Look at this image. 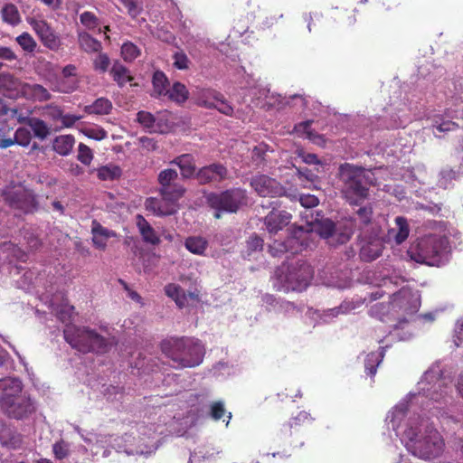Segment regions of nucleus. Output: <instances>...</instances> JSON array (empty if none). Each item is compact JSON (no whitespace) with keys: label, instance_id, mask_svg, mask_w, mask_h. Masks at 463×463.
I'll use <instances>...</instances> for the list:
<instances>
[{"label":"nucleus","instance_id":"f257e3e1","mask_svg":"<svg viewBox=\"0 0 463 463\" xmlns=\"http://www.w3.org/2000/svg\"><path fill=\"white\" fill-rule=\"evenodd\" d=\"M418 390L409 394L410 401H402L389 411L385 421L408 452L431 460L443 453L445 442L429 418H424L425 411L437 417L452 416L445 410L452 392L451 380L443 374L439 363H435L418 383Z\"/></svg>","mask_w":463,"mask_h":463},{"label":"nucleus","instance_id":"f03ea898","mask_svg":"<svg viewBox=\"0 0 463 463\" xmlns=\"http://www.w3.org/2000/svg\"><path fill=\"white\" fill-rule=\"evenodd\" d=\"M38 403L24 390L23 382L17 377L0 378V411L9 419L17 420L31 418Z\"/></svg>","mask_w":463,"mask_h":463},{"label":"nucleus","instance_id":"7ed1b4c3","mask_svg":"<svg viewBox=\"0 0 463 463\" xmlns=\"http://www.w3.org/2000/svg\"><path fill=\"white\" fill-rule=\"evenodd\" d=\"M338 181L343 198L350 204L360 206L370 196L373 175L362 166L350 163L338 167Z\"/></svg>","mask_w":463,"mask_h":463},{"label":"nucleus","instance_id":"20e7f679","mask_svg":"<svg viewBox=\"0 0 463 463\" xmlns=\"http://www.w3.org/2000/svg\"><path fill=\"white\" fill-rule=\"evenodd\" d=\"M161 350L177 369L200 365L205 354L203 343L197 338L188 336L165 339L161 343Z\"/></svg>","mask_w":463,"mask_h":463},{"label":"nucleus","instance_id":"39448f33","mask_svg":"<svg viewBox=\"0 0 463 463\" xmlns=\"http://www.w3.org/2000/svg\"><path fill=\"white\" fill-rule=\"evenodd\" d=\"M409 252L418 263L439 267L449 261L450 247L446 236L430 234L421 238Z\"/></svg>","mask_w":463,"mask_h":463},{"label":"nucleus","instance_id":"423d86ee","mask_svg":"<svg viewBox=\"0 0 463 463\" xmlns=\"http://www.w3.org/2000/svg\"><path fill=\"white\" fill-rule=\"evenodd\" d=\"M63 335L65 341L73 349L83 354L105 353L111 345L109 339L86 326L66 325Z\"/></svg>","mask_w":463,"mask_h":463},{"label":"nucleus","instance_id":"0eeeda50","mask_svg":"<svg viewBox=\"0 0 463 463\" xmlns=\"http://www.w3.org/2000/svg\"><path fill=\"white\" fill-rule=\"evenodd\" d=\"M313 228L303 226L294 227L286 241H275L269 245V251L273 257H279L282 253L290 252L296 254L303 250L310 248L314 241Z\"/></svg>","mask_w":463,"mask_h":463},{"label":"nucleus","instance_id":"6e6552de","mask_svg":"<svg viewBox=\"0 0 463 463\" xmlns=\"http://www.w3.org/2000/svg\"><path fill=\"white\" fill-rule=\"evenodd\" d=\"M286 290L302 291L309 285L314 271L309 264L305 261H298L288 266L286 271L283 269L276 271Z\"/></svg>","mask_w":463,"mask_h":463},{"label":"nucleus","instance_id":"1a4fd4ad","mask_svg":"<svg viewBox=\"0 0 463 463\" xmlns=\"http://www.w3.org/2000/svg\"><path fill=\"white\" fill-rule=\"evenodd\" d=\"M210 206L216 210L215 218L221 217V212L236 213L247 203L246 191L235 188L220 194H211L207 197Z\"/></svg>","mask_w":463,"mask_h":463},{"label":"nucleus","instance_id":"9d476101","mask_svg":"<svg viewBox=\"0 0 463 463\" xmlns=\"http://www.w3.org/2000/svg\"><path fill=\"white\" fill-rule=\"evenodd\" d=\"M2 195L11 208L24 213H33L38 207L34 194L21 184L5 187Z\"/></svg>","mask_w":463,"mask_h":463},{"label":"nucleus","instance_id":"9b49d317","mask_svg":"<svg viewBox=\"0 0 463 463\" xmlns=\"http://www.w3.org/2000/svg\"><path fill=\"white\" fill-rule=\"evenodd\" d=\"M391 305L392 311L411 316L420 307V296L418 291L402 286L399 291L392 293Z\"/></svg>","mask_w":463,"mask_h":463},{"label":"nucleus","instance_id":"f8f14e48","mask_svg":"<svg viewBox=\"0 0 463 463\" xmlns=\"http://www.w3.org/2000/svg\"><path fill=\"white\" fill-rule=\"evenodd\" d=\"M111 447L118 452H125L127 455H150L156 450L154 441L136 444V438L131 434H124L111 441Z\"/></svg>","mask_w":463,"mask_h":463},{"label":"nucleus","instance_id":"ddd939ff","mask_svg":"<svg viewBox=\"0 0 463 463\" xmlns=\"http://www.w3.org/2000/svg\"><path fill=\"white\" fill-rule=\"evenodd\" d=\"M383 248V241L375 231L361 233L359 255L364 261L370 262L379 258Z\"/></svg>","mask_w":463,"mask_h":463},{"label":"nucleus","instance_id":"4468645a","mask_svg":"<svg viewBox=\"0 0 463 463\" xmlns=\"http://www.w3.org/2000/svg\"><path fill=\"white\" fill-rule=\"evenodd\" d=\"M181 197L160 194V197H149L145 202L146 209L157 216L172 215L177 211V202Z\"/></svg>","mask_w":463,"mask_h":463},{"label":"nucleus","instance_id":"2eb2a0df","mask_svg":"<svg viewBox=\"0 0 463 463\" xmlns=\"http://www.w3.org/2000/svg\"><path fill=\"white\" fill-rule=\"evenodd\" d=\"M198 104L206 109H216L221 113L230 116L233 112L232 107L224 99L223 95L214 90H203L198 96Z\"/></svg>","mask_w":463,"mask_h":463},{"label":"nucleus","instance_id":"dca6fc26","mask_svg":"<svg viewBox=\"0 0 463 463\" xmlns=\"http://www.w3.org/2000/svg\"><path fill=\"white\" fill-rule=\"evenodd\" d=\"M159 194L182 197L185 192L184 186L176 182L178 173L176 170L167 168L162 170L158 175Z\"/></svg>","mask_w":463,"mask_h":463},{"label":"nucleus","instance_id":"f3484780","mask_svg":"<svg viewBox=\"0 0 463 463\" xmlns=\"http://www.w3.org/2000/svg\"><path fill=\"white\" fill-rule=\"evenodd\" d=\"M250 185L260 196H281L285 194L284 187L274 178L265 175L252 177Z\"/></svg>","mask_w":463,"mask_h":463},{"label":"nucleus","instance_id":"a211bd4d","mask_svg":"<svg viewBox=\"0 0 463 463\" xmlns=\"http://www.w3.org/2000/svg\"><path fill=\"white\" fill-rule=\"evenodd\" d=\"M29 24L45 47L50 50H57L60 47V37L47 22L33 18Z\"/></svg>","mask_w":463,"mask_h":463},{"label":"nucleus","instance_id":"6ab92c4d","mask_svg":"<svg viewBox=\"0 0 463 463\" xmlns=\"http://www.w3.org/2000/svg\"><path fill=\"white\" fill-rule=\"evenodd\" d=\"M276 205V202L270 203L272 211L269 212L264 219L266 229L270 234H276L279 231H281L290 222L292 217L291 214L286 211L275 210Z\"/></svg>","mask_w":463,"mask_h":463},{"label":"nucleus","instance_id":"aec40b11","mask_svg":"<svg viewBox=\"0 0 463 463\" xmlns=\"http://www.w3.org/2000/svg\"><path fill=\"white\" fill-rule=\"evenodd\" d=\"M227 176V168L222 164L215 163L200 168L195 175V178L202 184L219 183L225 180Z\"/></svg>","mask_w":463,"mask_h":463},{"label":"nucleus","instance_id":"412c9836","mask_svg":"<svg viewBox=\"0 0 463 463\" xmlns=\"http://www.w3.org/2000/svg\"><path fill=\"white\" fill-rule=\"evenodd\" d=\"M24 82L10 73H0V93L8 98L16 99L22 98Z\"/></svg>","mask_w":463,"mask_h":463},{"label":"nucleus","instance_id":"4be33fe9","mask_svg":"<svg viewBox=\"0 0 463 463\" xmlns=\"http://www.w3.org/2000/svg\"><path fill=\"white\" fill-rule=\"evenodd\" d=\"M50 91L41 84L24 82L22 98L31 101L44 102L52 99Z\"/></svg>","mask_w":463,"mask_h":463},{"label":"nucleus","instance_id":"5701e85b","mask_svg":"<svg viewBox=\"0 0 463 463\" xmlns=\"http://www.w3.org/2000/svg\"><path fill=\"white\" fill-rule=\"evenodd\" d=\"M354 232L353 225L351 222H338L336 223L334 232L329 236L327 243L330 246H337L346 243Z\"/></svg>","mask_w":463,"mask_h":463},{"label":"nucleus","instance_id":"b1692460","mask_svg":"<svg viewBox=\"0 0 463 463\" xmlns=\"http://www.w3.org/2000/svg\"><path fill=\"white\" fill-rule=\"evenodd\" d=\"M77 42L80 50L87 53L99 52L102 49L101 43L94 38L90 32L77 29Z\"/></svg>","mask_w":463,"mask_h":463},{"label":"nucleus","instance_id":"393cba45","mask_svg":"<svg viewBox=\"0 0 463 463\" xmlns=\"http://www.w3.org/2000/svg\"><path fill=\"white\" fill-rule=\"evenodd\" d=\"M91 232L93 235L92 242L99 250H105L108 240L116 235L114 232L103 227L96 221L92 222Z\"/></svg>","mask_w":463,"mask_h":463},{"label":"nucleus","instance_id":"a878e982","mask_svg":"<svg viewBox=\"0 0 463 463\" xmlns=\"http://www.w3.org/2000/svg\"><path fill=\"white\" fill-rule=\"evenodd\" d=\"M170 164H175L180 168L181 175L184 178L195 177V162L192 155H181L171 161Z\"/></svg>","mask_w":463,"mask_h":463},{"label":"nucleus","instance_id":"bb28decb","mask_svg":"<svg viewBox=\"0 0 463 463\" xmlns=\"http://www.w3.org/2000/svg\"><path fill=\"white\" fill-rule=\"evenodd\" d=\"M137 226L145 242L150 243L152 245L159 244L160 239L158 235L156 234L154 228L143 216H137Z\"/></svg>","mask_w":463,"mask_h":463},{"label":"nucleus","instance_id":"cd10ccee","mask_svg":"<svg viewBox=\"0 0 463 463\" xmlns=\"http://www.w3.org/2000/svg\"><path fill=\"white\" fill-rule=\"evenodd\" d=\"M395 224L397 229L392 228L389 230V239H394L396 244H402L409 236V225L407 219L402 216L395 218Z\"/></svg>","mask_w":463,"mask_h":463},{"label":"nucleus","instance_id":"c85d7f7f","mask_svg":"<svg viewBox=\"0 0 463 463\" xmlns=\"http://www.w3.org/2000/svg\"><path fill=\"white\" fill-rule=\"evenodd\" d=\"M79 18L83 27L81 30L101 33L100 19L94 13L84 11L80 14Z\"/></svg>","mask_w":463,"mask_h":463},{"label":"nucleus","instance_id":"c756f323","mask_svg":"<svg viewBox=\"0 0 463 463\" xmlns=\"http://www.w3.org/2000/svg\"><path fill=\"white\" fill-rule=\"evenodd\" d=\"M112 109V103L107 98H99L92 104L84 107L83 110L89 115H108Z\"/></svg>","mask_w":463,"mask_h":463},{"label":"nucleus","instance_id":"7c9ffc66","mask_svg":"<svg viewBox=\"0 0 463 463\" xmlns=\"http://www.w3.org/2000/svg\"><path fill=\"white\" fill-rule=\"evenodd\" d=\"M75 138L71 135H61L53 140V150L61 156H68L74 146Z\"/></svg>","mask_w":463,"mask_h":463},{"label":"nucleus","instance_id":"2f4dec72","mask_svg":"<svg viewBox=\"0 0 463 463\" xmlns=\"http://www.w3.org/2000/svg\"><path fill=\"white\" fill-rule=\"evenodd\" d=\"M110 74L119 87H123L126 83L133 80L129 70L119 61L113 63Z\"/></svg>","mask_w":463,"mask_h":463},{"label":"nucleus","instance_id":"473e14b6","mask_svg":"<svg viewBox=\"0 0 463 463\" xmlns=\"http://www.w3.org/2000/svg\"><path fill=\"white\" fill-rule=\"evenodd\" d=\"M26 125L30 127L33 136L41 141L46 139L51 133L50 128L41 118L31 117Z\"/></svg>","mask_w":463,"mask_h":463},{"label":"nucleus","instance_id":"72a5a7b5","mask_svg":"<svg viewBox=\"0 0 463 463\" xmlns=\"http://www.w3.org/2000/svg\"><path fill=\"white\" fill-rule=\"evenodd\" d=\"M385 347H382L379 352L370 353L364 361L365 372L370 376H374L377 367L384 357Z\"/></svg>","mask_w":463,"mask_h":463},{"label":"nucleus","instance_id":"f704fd0d","mask_svg":"<svg viewBox=\"0 0 463 463\" xmlns=\"http://www.w3.org/2000/svg\"><path fill=\"white\" fill-rule=\"evenodd\" d=\"M184 246L191 253L203 255L207 249L208 242L203 237L192 236L185 240Z\"/></svg>","mask_w":463,"mask_h":463},{"label":"nucleus","instance_id":"c9c22d12","mask_svg":"<svg viewBox=\"0 0 463 463\" xmlns=\"http://www.w3.org/2000/svg\"><path fill=\"white\" fill-rule=\"evenodd\" d=\"M1 15L3 21L12 26L21 22L19 11L14 4H5L1 10Z\"/></svg>","mask_w":463,"mask_h":463},{"label":"nucleus","instance_id":"e433bc0d","mask_svg":"<svg viewBox=\"0 0 463 463\" xmlns=\"http://www.w3.org/2000/svg\"><path fill=\"white\" fill-rule=\"evenodd\" d=\"M79 87L78 78H65L61 76L52 89L54 91L61 93H71Z\"/></svg>","mask_w":463,"mask_h":463},{"label":"nucleus","instance_id":"4c0bfd02","mask_svg":"<svg viewBox=\"0 0 463 463\" xmlns=\"http://www.w3.org/2000/svg\"><path fill=\"white\" fill-rule=\"evenodd\" d=\"M168 80L162 71H156L153 76L154 96H166L168 91Z\"/></svg>","mask_w":463,"mask_h":463},{"label":"nucleus","instance_id":"58836bf2","mask_svg":"<svg viewBox=\"0 0 463 463\" xmlns=\"http://www.w3.org/2000/svg\"><path fill=\"white\" fill-rule=\"evenodd\" d=\"M188 95L189 92L186 87L180 82H175L166 94L169 99L176 103L184 102L188 99Z\"/></svg>","mask_w":463,"mask_h":463},{"label":"nucleus","instance_id":"ea45409f","mask_svg":"<svg viewBox=\"0 0 463 463\" xmlns=\"http://www.w3.org/2000/svg\"><path fill=\"white\" fill-rule=\"evenodd\" d=\"M137 122L146 128L149 132L160 131L159 125L156 122V118L153 114L147 111H139L137 114Z\"/></svg>","mask_w":463,"mask_h":463},{"label":"nucleus","instance_id":"a19ab883","mask_svg":"<svg viewBox=\"0 0 463 463\" xmlns=\"http://www.w3.org/2000/svg\"><path fill=\"white\" fill-rule=\"evenodd\" d=\"M391 310H392L391 302L376 303L370 307L369 314L372 317L384 322L388 320Z\"/></svg>","mask_w":463,"mask_h":463},{"label":"nucleus","instance_id":"79ce46f5","mask_svg":"<svg viewBox=\"0 0 463 463\" xmlns=\"http://www.w3.org/2000/svg\"><path fill=\"white\" fill-rule=\"evenodd\" d=\"M121 169L115 165H108L97 170V175L100 180H115L121 175Z\"/></svg>","mask_w":463,"mask_h":463},{"label":"nucleus","instance_id":"37998d69","mask_svg":"<svg viewBox=\"0 0 463 463\" xmlns=\"http://www.w3.org/2000/svg\"><path fill=\"white\" fill-rule=\"evenodd\" d=\"M140 53V49L131 42H126L121 46V56L126 61H133Z\"/></svg>","mask_w":463,"mask_h":463},{"label":"nucleus","instance_id":"c03bdc74","mask_svg":"<svg viewBox=\"0 0 463 463\" xmlns=\"http://www.w3.org/2000/svg\"><path fill=\"white\" fill-rule=\"evenodd\" d=\"M13 128L6 121H0V147L6 148L14 145L11 137Z\"/></svg>","mask_w":463,"mask_h":463},{"label":"nucleus","instance_id":"a18cd8bd","mask_svg":"<svg viewBox=\"0 0 463 463\" xmlns=\"http://www.w3.org/2000/svg\"><path fill=\"white\" fill-rule=\"evenodd\" d=\"M458 126L453 121L444 120L442 118H436L432 124V132L436 137H439L438 132H449L458 129Z\"/></svg>","mask_w":463,"mask_h":463},{"label":"nucleus","instance_id":"49530a36","mask_svg":"<svg viewBox=\"0 0 463 463\" xmlns=\"http://www.w3.org/2000/svg\"><path fill=\"white\" fill-rule=\"evenodd\" d=\"M12 138L14 140V144L26 147L31 143L32 134L28 128L22 127L16 129Z\"/></svg>","mask_w":463,"mask_h":463},{"label":"nucleus","instance_id":"de8ad7c7","mask_svg":"<svg viewBox=\"0 0 463 463\" xmlns=\"http://www.w3.org/2000/svg\"><path fill=\"white\" fill-rule=\"evenodd\" d=\"M458 173L450 168H444L439 173L438 184L439 187L447 189L450 186L453 180H456Z\"/></svg>","mask_w":463,"mask_h":463},{"label":"nucleus","instance_id":"09e8293b","mask_svg":"<svg viewBox=\"0 0 463 463\" xmlns=\"http://www.w3.org/2000/svg\"><path fill=\"white\" fill-rule=\"evenodd\" d=\"M131 18L137 17L143 11L142 0H119Z\"/></svg>","mask_w":463,"mask_h":463},{"label":"nucleus","instance_id":"8fccbe9b","mask_svg":"<svg viewBox=\"0 0 463 463\" xmlns=\"http://www.w3.org/2000/svg\"><path fill=\"white\" fill-rule=\"evenodd\" d=\"M336 223L332 222L329 219H324L321 222H317L316 225V231L324 239L326 240V241L329 239V236L334 232V229L335 227Z\"/></svg>","mask_w":463,"mask_h":463},{"label":"nucleus","instance_id":"3c124183","mask_svg":"<svg viewBox=\"0 0 463 463\" xmlns=\"http://www.w3.org/2000/svg\"><path fill=\"white\" fill-rule=\"evenodd\" d=\"M214 452H210L205 447H200L190 455L189 463H203L211 459Z\"/></svg>","mask_w":463,"mask_h":463},{"label":"nucleus","instance_id":"603ef678","mask_svg":"<svg viewBox=\"0 0 463 463\" xmlns=\"http://www.w3.org/2000/svg\"><path fill=\"white\" fill-rule=\"evenodd\" d=\"M353 308H354V307L351 306L350 304H347V303L342 304L339 307L330 308V309L324 311V314L321 316V319L324 322H329V318L335 317L339 314L347 313L348 311H350Z\"/></svg>","mask_w":463,"mask_h":463},{"label":"nucleus","instance_id":"864d4df0","mask_svg":"<svg viewBox=\"0 0 463 463\" xmlns=\"http://www.w3.org/2000/svg\"><path fill=\"white\" fill-rule=\"evenodd\" d=\"M283 105L298 107V109H304L307 106V99L301 94H294L288 97H283L279 101Z\"/></svg>","mask_w":463,"mask_h":463},{"label":"nucleus","instance_id":"5fc2aeb1","mask_svg":"<svg viewBox=\"0 0 463 463\" xmlns=\"http://www.w3.org/2000/svg\"><path fill=\"white\" fill-rule=\"evenodd\" d=\"M15 40L25 52H33L36 47V42L28 33H23Z\"/></svg>","mask_w":463,"mask_h":463},{"label":"nucleus","instance_id":"6e6d98bb","mask_svg":"<svg viewBox=\"0 0 463 463\" xmlns=\"http://www.w3.org/2000/svg\"><path fill=\"white\" fill-rule=\"evenodd\" d=\"M42 116L52 119L53 121L60 120L62 117V109L61 107L54 105V104H49L42 108Z\"/></svg>","mask_w":463,"mask_h":463},{"label":"nucleus","instance_id":"4d7b16f0","mask_svg":"<svg viewBox=\"0 0 463 463\" xmlns=\"http://www.w3.org/2000/svg\"><path fill=\"white\" fill-rule=\"evenodd\" d=\"M173 59L175 68L178 70H186L189 68L190 61L183 51L175 52Z\"/></svg>","mask_w":463,"mask_h":463},{"label":"nucleus","instance_id":"13d9d810","mask_svg":"<svg viewBox=\"0 0 463 463\" xmlns=\"http://www.w3.org/2000/svg\"><path fill=\"white\" fill-rule=\"evenodd\" d=\"M77 157L80 162L88 165L90 164V162L93 158V156H92V152H91L90 148L88 146L80 143L79 145Z\"/></svg>","mask_w":463,"mask_h":463},{"label":"nucleus","instance_id":"bf43d9fd","mask_svg":"<svg viewBox=\"0 0 463 463\" xmlns=\"http://www.w3.org/2000/svg\"><path fill=\"white\" fill-rule=\"evenodd\" d=\"M356 215L359 221L364 224L368 225L371 222L372 216H373V208L370 204L360 207L356 211Z\"/></svg>","mask_w":463,"mask_h":463},{"label":"nucleus","instance_id":"052dcab7","mask_svg":"<svg viewBox=\"0 0 463 463\" xmlns=\"http://www.w3.org/2000/svg\"><path fill=\"white\" fill-rule=\"evenodd\" d=\"M74 307L69 305H62L56 309V316L62 323H67L71 319Z\"/></svg>","mask_w":463,"mask_h":463},{"label":"nucleus","instance_id":"680f3d73","mask_svg":"<svg viewBox=\"0 0 463 463\" xmlns=\"http://www.w3.org/2000/svg\"><path fill=\"white\" fill-rule=\"evenodd\" d=\"M5 114L12 119H15L18 123H28L31 117L25 115L22 110L16 108L8 109Z\"/></svg>","mask_w":463,"mask_h":463},{"label":"nucleus","instance_id":"e2e57ef3","mask_svg":"<svg viewBox=\"0 0 463 463\" xmlns=\"http://www.w3.org/2000/svg\"><path fill=\"white\" fill-rule=\"evenodd\" d=\"M53 453L58 459H62L69 455V445L63 441L55 442L52 446Z\"/></svg>","mask_w":463,"mask_h":463},{"label":"nucleus","instance_id":"0e129e2a","mask_svg":"<svg viewBox=\"0 0 463 463\" xmlns=\"http://www.w3.org/2000/svg\"><path fill=\"white\" fill-rule=\"evenodd\" d=\"M404 283V279L402 276H384L383 278V282L380 284V287H384L387 288H392L393 287L402 286Z\"/></svg>","mask_w":463,"mask_h":463},{"label":"nucleus","instance_id":"69168bd1","mask_svg":"<svg viewBox=\"0 0 463 463\" xmlns=\"http://www.w3.org/2000/svg\"><path fill=\"white\" fill-rule=\"evenodd\" d=\"M453 337V342L456 346H463V317L457 320Z\"/></svg>","mask_w":463,"mask_h":463},{"label":"nucleus","instance_id":"338daca9","mask_svg":"<svg viewBox=\"0 0 463 463\" xmlns=\"http://www.w3.org/2000/svg\"><path fill=\"white\" fill-rule=\"evenodd\" d=\"M109 65V58L106 53H99L94 61V67L102 72H105Z\"/></svg>","mask_w":463,"mask_h":463},{"label":"nucleus","instance_id":"774afa93","mask_svg":"<svg viewBox=\"0 0 463 463\" xmlns=\"http://www.w3.org/2000/svg\"><path fill=\"white\" fill-rule=\"evenodd\" d=\"M225 414L224 404L222 402H215L211 405V417L218 420Z\"/></svg>","mask_w":463,"mask_h":463}]
</instances>
